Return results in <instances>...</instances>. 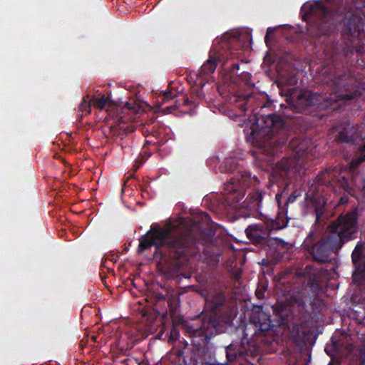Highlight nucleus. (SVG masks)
<instances>
[{
  "mask_svg": "<svg viewBox=\"0 0 365 365\" xmlns=\"http://www.w3.org/2000/svg\"><path fill=\"white\" fill-rule=\"evenodd\" d=\"M195 242L189 232H180L173 225L168 224L164 227L153 226L140 240L138 251L143 252L152 246L166 247L170 251L181 255L184 250L192 247Z\"/></svg>",
  "mask_w": 365,
  "mask_h": 365,
  "instance_id": "1",
  "label": "nucleus"
},
{
  "mask_svg": "<svg viewBox=\"0 0 365 365\" xmlns=\"http://www.w3.org/2000/svg\"><path fill=\"white\" fill-rule=\"evenodd\" d=\"M356 210L340 215L328 227V242L331 247H341L345 242L355 238L357 232Z\"/></svg>",
  "mask_w": 365,
  "mask_h": 365,
  "instance_id": "2",
  "label": "nucleus"
},
{
  "mask_svg": "<svg viewBox=\"0 0 365 365\" xmlns=\"http://www.w3.org/2000/svg\"><path fill=\"white\" fill-rule=\"evenodd\" d=\"M331 86L334 93L329 98L331 102H337L342 100H350L358 95L356 79L348 75H344L331 81Z\"/></svg>",
  "mask_w": 365,
  "mask_h": 365,
  "instance_id": "3",
  "label": "nucleus"
},
{
  "mask_svg": "<svg viewBox=\"0 0 365 365\" xmlns=\"http://www.w3.org/2000/svg\"><path fill=\"white\" fill-rule=\"evenodd\" d=\"M289 147L296 155L279 161L274 168V172L282 178L287 176L291 168L296 166L297 158H299L308 148V141L294 139L289 143Z\"/></svg>",
  "mask_w": 365,
  "mask_h": 365,
  "instance_id": "4",
  "label": "nucleus"
},
{
  "mask_svg": "<svg viewBox=\"0 0 365 365\" xmlns=\"http://www.w3.org/2000/svg\"><path fill=\"white\" fill-rule=\"evenodd\" d=\"M340 247H331L328 242V236L322 241L316 243L312 249V255L314 260L319 262L329 261L330 251H336Z\"/></svg>",
  "mask_w": 365,
  "mask_h": 365,
  "instance_id": "5",
  "label": "nucleus"
},
{
  "mask_svg": "<svg viewBox=\"0 0 365 365\" xmlns=\"http://www.w3.org/2000/svg\"><path fill=\"white\" fill-rule=\"evenodd\" d=\"M363 19L359 14L349 16L345 29L343 31V35L346 37H349V36H358L361 31L363 30Z\"/></svg>",
  "mask_w": 365,
  "mask_h": 365,
  "instance_id": "6",
  "label": "nucleus"
},
{
  "mask_svg": "<svg viewBox=\"0 0 365 365\" xmlns=\"http://www.w3.org/2000/svg\"><path fill=\"white\" fill-rule=\"evenodd\" d=\"M245 232L249 240L258 243L269 235V230L263 223H259L248 226Z\"/></svg>",
  "mask_w": 365,
  "mask_h": 365,
  "instance_id": "7",
  "label": "nucleus"
},
{
  "mask_svg": "<svg viewBox=\"0 0 365 365\" xmlns=\"http://www.w3.org/2000/svg\"><path fill=\"white\" fill-rule=\"evenodd\" d=\"M264 125L262 130L263 133L267 135H274L283 127V121L281 118L276 115H269L264 118Z\"/></svg>",
  "mask_w": 365,
  "mask_h": 365,
  "instance_id": "8",
  "label": "nucleus"
},
{
  "mask_svg": "<svg viewBox=\"0 0 365 365\" xmlns=\"http://www.w3.org/2000/svg\"><path fill=\"white\" fill-rule=\"evenodd\" d=\"M91 105L94 107L101 109V110H106L108 112H110L114 109H118V107L116 106L108 97L103 96L101 98L93 97L91 98Z\"/></svg>",
  "mask_w": 365,
  "mask_h": 365,
  "instance_id": "9",
  "label": "nucleus"
},
{
  "mask_svg": "<svg viewBox=\"0 0 365 365\" xmlns=\"http://www.w3.org/2000/svg\"><path fill=\"white\" fill-rule=\"evenodd\" d=\"M304 9H307L311 14L322 18L326 17L329 14L328 9L322 1H314L312 4L305 5Z\"/></svg>",
  "mask_w": 365,
  "mask_h": 365,
  "instance_id": "10",
  "label": "nucleus"
},
{
  "mask_svg": "<svg viewBox=\"0 0 365 365\" xmlns=\"http://www.w3.org/2000/svg\"><path fill=\"white\" fill-rule=\"evenodd\" d=\"M354 133L355 131L352 128H343V130L339 131L336 139L339 142L349 143L354 140Z\"/></svg>",
  "mask_w": 365,
  "mask_h": 365,
  "instance_id": "11",
  "label": "nucleus"
},
{
  "mask_svg": "<svg viewBox=\"0 0 365 365\" xmlns=\"http://www.w3.org/2000/svg\"><path fill=\"white\" fill-rule=\"evenodd\" d=\"M217 58L210 56V58L201 67V72L203 73H213L217 67Z\"/></svg>",
  "mask_w": 365,
  "mask_h": 365,
  "instance_id": "12",
  "label": "nucleus"
},
{
  "mask_svg": "<svg viewBox=\"0 0 365 365\" xmlns=\"http://www.w3.org/2000/svg\"><path fill=\"white\" fill-rule=\"evenodd\" d=\"M91 111V100L89 95L85 96L79 105L78 112L81 113V116L86 115Z\"/></svg>",
  "mask_w": 365,
  "mask_h": 365,
  "instance_id": "13",
  "label": "nucleus"
},
{
  "mask_svg": "<svg viewBox=\"0 0 365 365\" xmlns=\"http://www.w3.org/2000/svg\"><path fill=\"white\" fill-rule=\"evenodd\" d=\"M123 109L130 111L133 113H138L140 110V108L138 105H136L135 103H131L128 102H127L125 104Z\"/></svg>",
  "mask_w": 365,
  "mask_h": 365,
  "instance_id": "14",
  "label": "nucleus"
},
{
  "mask_svg": "<svg viewBox=\"0 0 365 365\" xmlns=\"http://www.w3.org/2000/svg\"><path fill=\"white\" fill-rule=\"evenodd\" d=\"M252 198L256 201L257 204L256 205L257 207H259L261 206V202L262 199V192H256L253 194Z\"/></svg>",
  "mask_w": 365,
  "mask_h": 365,
  "instance_id": "15",
  "label": "nucleus"
},
{
  "mask_svg": "<svg viewBox=\"0 0 365 365\" xmlns=\"http://www.w3.org/2000/svg\"><path fill=\"white\" fill-rule=\"evenodd\" d=\"M363 250V245L361 243H358L352 253V257L353 259L355 257V256L356 255H360L361 252Z\"/></svg>",
  "mask_w": 365,
  "mask_h": 365,
  "instance_id": "16",
  "label": "nucleus"
},
{
  "mask_svg": "<svg viewBox=\"0 0 365 365\" xmlns=\"http://www.w3.org/2000/svg\"><path fill=\"white\" fill-rule=\"evenodd\" d=\"M364 160H365V155L353 160L351 164L354 165H357L360 164Z\"/></svg>",
  "mask_w": 365,
  "mask_h": 365,
  "instance_id": "17",
  "label": "nucleus"
},
{
  "mask_svg": "<svg viewBox=\"0 0 365 365\" xmlns=\"http://www.w3.org/2000/svg\"><path fill=\"white\" fill-rule=\"evenodd\" d=\"M175 96L172 94L171 91H165L164 93V97H165V100H168V99H171L174 97Z\"/></svg>",
  "mask_w": 365,
  "mask_h": 365,
  "instance_id": "18",
  "label": "nucleus"
},
{
  "mask_svg": "<svg viewBox=\"0 0 365 365\" xmlns=\"http://www.w3.org/2000/svg\"><path fill=\"white\" fill-rule=\"evenodd\" d=\"M312 236H313V232H311L309 234V235L307 236V239H306V240H305V242H306V243H307L309 241H311Z\"/></svg>",
  "mask_w": 365,
  "mask_h": 365,
  "instance_id": "19",
  "label": "nucleus"
},
{
  "mask_svg": "<svg viewBox=\"0 0 365 365\" xmlns=\"http://www.w3.org/2000/svg\"><path fill=\"white\" fill-rule=\"evenodd\" d=\"M229 186H230L229 185H227V188L226 189H227V192H234V191H235V189H236L235 187L230 188Z\"/></svg>",
  "mask_w": 365,
  "mask_h": 365,
  "instance_id": "20",
  "label": "nucleus"
},
{
  "mask_svg": "<svg viewBox=\"0 0 365 365\" xmlns=\"http://www.w3.org/2000/svg\"><path fill=\"white\" fill-rule=\"evenodd\" d=\"M280 195L279 194L276 195V200L278 201V202H280Z\"/></svg>",
  "mask_w": 365,
  "mask_h": 365,
  "instance_id": "21",
  "label": "nucleus"
},
{
  "mask_svg": "<svg viewBox=\"0 0 365 365\" xmlns=\"http://www.w3.org/2000/svg\"><path fill=\"white\" fill-rule=\"evenodd\" d=\"M227 358H228V359H229L230 361H232V360L233 359V357H232V356H231V355H230V354H227Z\"/></svg>",
  "mask_w": 365,
  "mask_h": 365,
  "instance_id": "22",
  "label": "nucleus"
},
{
  "mask_svg": "<svg viewBox=\"0 0 365 365\" xmlns=\"http://www.w3.org/2000/svg\"><path fill=\"white\" fill-rule=\"evenodd\" d=\"M294 200V198L289 197L288 202H293Z\"/></svg>",
  "mask_w": 365,
  "mask_h": 365,
  "instance_id": "23",
  "label": "nucleus"
},
{
  "mask_svg": "<svg viewBox=\"0 0 365 365\" xmlns=\"http://www.w3.org/2000/svg\"><path fill=\"white\" fill-rule=\"evenodd\" d=\"M274 150H272V151H271V152L267 153V154H269V155H272V154H274Z\"/></svg>",
  "mask_w": 365,
  "mask_h": 365,
  "instance_id": "24",
  "label": "nucleus"
},
{
  "mask_svg": "<svg viewBox=\"0 0 365 365\" xmlns=\"http://www.w3.org/2000/svg\"><path fill=\"white\" fill-rule=\"evenodd\" d=\"M270 30H271V29H270V28H268L267 31V35H268V34H269V31H270ZM267 36H266V37H267Z\"/></svg>",
  "mask_w": 365,
  "mask_h": 365,
  "instance_id": "25",
  "label": "nucleus"
},
{
  "mask_svg": "<svg viewBox=\"0 0 365 365\" xmlns=\"http://www.w3.org/2000/svg\"><path fill=\"white\" fill-rule=\"evenodd\" d=\"M120 121H121V122H125V121H126L125 120H123V117H120Z\"/></svg>",
  "mask_w": 365,
  "mask_h": 365,
  "instance_id": "26",
  "label": "nucleus"
},
{
  "mask_svg": "<svg viewBox=\"0 0 365 365\" xmlns=\"http://www.w3.org/2000/svg\"><path fill=\"white\" fill-rule=\"evenodd\" d=\"M305 96H306V94H302V95H301V98H304V97H305Z\"/></svg>",
  "mask_w": 365,
  "mask_h": 365,
  "instance_id": "27",
  "label": "nucleus"
}]
</instances>
